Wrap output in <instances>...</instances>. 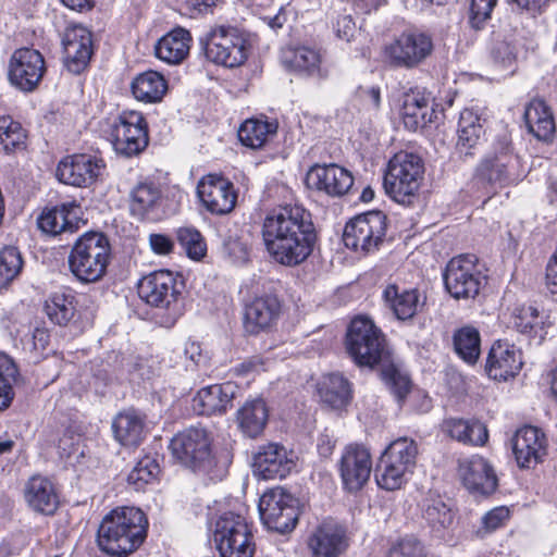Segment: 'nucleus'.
<instances>
[{
	"label": "nucleus",
	"instance_id": "1",
	"mask_svg": "<svg viewBox=\"0 0 557 557\" xmlns=\"http://www.w3.org/2000/svg\"><path fill=\"white\" fill-rule=\"evenodd\" d=\"M261 235L270 257L285 267L305 262L318 238L310 212L300 206H284L270 212Z\"/></svg>",
	"mask_w": 557,
	"mask_h": 557
},
{
	"label": "nucleus",
	"instance_id": "2",
	"mask_svg": "<svg viewBox=\"0 0 557 557\" xmlns=\"http://www.w3.org/2000/svg\"><path fill=\"white\" fill-rule=\"evenodd\" d=\"M146 515L135 507H120L106 515L99 525V548L112 556L126 557L144 543L147 536Z\"/></svg>",
	"mask_w": 557,
	"mask_h": 557
},
{
	"label": "nucleus",
	"instance_id": "3",
	"mask_svg": "<svg viewBox=\"0 0 557 557\" xmlns=\"http://www.w3.org/2000/svg\"><path fill=\"white\" fill-rule=\"evenodd\" d=\"M212 434L205 428H189L171 441L173 456L186 468L210 481L226 474L212 449Z\"/></svg>",
	"mask_w": 557,
	"mask_h": 557
},
{
	"label": "nucleus",
	"instance_id": "4",
	"mask_svg": "<svg viewBox=\"0 0 557 557\" xmlns=\"http://www.w3.org/2000/svg\"><path fill=\"white\" fill-rule=\"evenodd\" d=\"M111 256L108 237L98 232L79 236L69 255L71 273L83 283H95L106 274Z\"/></svg>",
	"mask_w": 557,
	"mask_h": 557
},
{
	"label": "nucleus",
	"instance_id": "5",
	"mask_svg": "<svg viewBox=\"0 0 557 557\" xmlns=\"http://www.w3.org/2000/svg\"><path fill=\"white\" fill-rule=\"evenodd\" d=\"M345 348L359 367L373 368L388 357L384 334L372 320L366 317H357L349 323Z\"/></svg>",
	"mask_w": 557,
	"mask_h": 557
},
{
	"label": "nucleus",
	"instance_id": "6",
	"mask_svg": "<svg viewBox=\"0 0 557 557\" xmlns=\"http://www.w3.org/2000/svg\"><path fill=\"white\" fill-rule=\"evenodd\" d=\"M424 164L414 153L398 152L388 162L383 178L385 193L396 202L410 206L417 198Z\"/></svg>",
	"mask_w": 557,
	"mask_h": 557
},
{
	"label": "nucleus",
	"instance_id": "7",
	"mask_svg": "<svg viewBox=\"0 0 557 557\" xmlns=\"http://www.w3.org/2000/svg\"><path fill=\"white\" fill-rule=\"evenodd\" d=\"M417 455L418 447L413 440L399 437L393 441L375 467L377 485L386 491L400 488L416 467Z\"/></svg>",
	"mask_w": 557,
	"mask_h": 557
},
{
	"label": "nucleus",
	"instance_id": "8",
	"mask_svg": "<svg viewBox=\"0 0 557 557\" xmlns=\"http://www.w3.org/2000/svg\"><path fill=\"white\" fill-rule=\"evenodd\" d=\"M200 46L209 61L226 67L239 66L248 58L247 40L236 28L212 29L200 38Z\"/></svg>",
	"mask_w": 557,
	"mask_h": 557
},
{
	"label": "nucleus",
	"instance_id": "9",
	"mask_svg": "<svg viewBox=\"0 0 557 557\" xmlns=\"http://www.w3.org/2000/svg\"><path fill=\"white\" fill-rule=\"evenodd\" d=\"M213 540L221 557H252L255 544L245 519L234 512L223 513L215 523Z\"/></svg>",
	"mask_w": 557,
	"mask_h": 557
},
{
	"label": "nucleus",
	"instance_id": "10",
	"mask_svg": "<svg viewBox=\"0 0 557 557\" xmlns=\"http://www.w3.org/2000/svg\"><path fill=\"white\" fill-rule=\"evenodd\" d=\"M443 278L447 292L455 299L475 298L485 283L474 255L453 258L446 265Z\"/></svg>",
	"mask_w": 557,
	"mask_h": 557
},
{
	"label": "nucleus",
	"instance_id": "11",
	"mask_svg": "<svg viewBox=\"0 0 557 557\" xmlns=\"http://www.w3.org/2000/svg\"><path fill=\"white\" fill-rule=\"evenodd\" d=\"M386 230V215L381 211H369L355 216L346 224L343 242L349 249L369 253L383 243Z\"/></svg>",
	"mask_w": 557,
	"mask_h": 557
},
{
	"label": "nucleus",
	"instance_id": "12",
	"mask_svg": "<svg viewBox=\"0 0 557 557\" xmlns=\"http://www.w3.org/2000/svg\"><path fill=\"white\" fill-rule=\"evenodd\" d=\"M263 524L278 533L292 531L298 521V499L283 487L271 488L259 500Z\"/></svg>",
	"mask_w": 557,
	"mask_h": 557
},
{
	"label": "nucleus",
	"instance_id": "13",
	"mask_svg": "<svg viewBox=\"0 0 557 557\" xmlns=\"http://www.w3.org/2000/svg\"><path fill=\"white\" fill-rule=\"evenodd\" d=\"M111 137L117 154L126 158L138 156L149 143L148 126L144 115L134 110L121 112L112 125Z\"/></svg>",
	"mask_w": 557,
	"mask_h": 557
},
{
	"label": "nucleus",
	"instance_id": "14",
	"mask_svg": "<svg viewBox=\"0 0 557 557\" xmlns=\"http://www.w3.org/2000/svg\"><path fill=\"white\" fill-rule=\"evenodd\" d=\"M41 53L29 48L14 51L9 62L8 76L12 86L24 92L34 91L45 74Z\"/></svg>",
	"mask_w": 557,
	"mask_h": 557
},
{
	"label": "nucleus",
	"instance_id": "15",
	"mask_svg": "<svg viewBox=\"0 0 557 557\" xmlns=\"http://www.w3.org/2000/svg\"><path fill=\"white\" fill-rule=\"evenodd\" d=\"M197 194L202 206L212 214L230 213L236 205L237 194L226 178L209 174L200 180Z\"/></svg>",
	"mask_w": 557,
	"mask_h": 557
},
{
	"label": "nucleus",
	"instance_id": "16",
	"mask_svg": "<svg viewBox=\"0 0 557 557\" xmlns=\"http://www.w3.org/2000/svg\"><path fill=\"white\" fill-rule=\"evenodd\" d=\"M103 169V161L97 157L86 153L73 154L60 161L57 177L67 185L87 187L97 181Z\"/></svg>",
	"mask_w": 557,
	"mask_h": 557
},
{
	"label": "nucleus",
	"instance_id": "17",
	"mask_svg": "<svg viewBox=\"0 0 557 557\" xmlns=\"http://www.w3.org/2000/svg\"><path fill=\"white\" fill-rule=\"evenodd\" d=\"M433 50V42L423 33H404L387 48L393 64L413 67L422 62Z\"/></svg>",
	"mask_w": 557,
	"mask_h": 557
},
{
	"label": "nucleus",
	"instance_id": "18",
	"mask_svg": "<svg viewBox=\"0 0 557 557\" xmlns=\"http://www.w3.org/2000/svg\"><path fill=\"white\" fill-rule=\"evenodd\" d=\"M64 64L73 74H79L88 65L92 54L91 33L82 25H71L62 37Z\"/></svg>",
	"mask_w": 557,
	"mask_h": 557
},
{
	"label": "nucleus",
	"instance_id": "19",
	"mask_svg": "<svg viewBox=\"0 0 557 557\" xmlns=\"http://www.w3.org/2000/svg\"><path fill=\"white\" fill-rule=\"evenodd\" d=\"M512 450L520 468H534L547 455L546 435L536 426H523L512 438Z\"/></svg>",
	"mask_w": 557,
	"mask_h": 557
},
{
	"label": "nucleus",
	"instance_id": "20",
	"mask_svg": "<svg viewBox=\"0 0 557 557\" xmlns=\"http://www.w3.org/2000/svg\"><path fill=\"white\" fill-rule=\"evenodd\" d=\"M343 483L350 492L359 491L369 480L372 469L371 455L362 445H348L339 462Z\"/></svg>",
	"mask_w": 557,
	"mask_h": 557
},
{
	"label": "nucleus",
	"instance_id": "21",
	"mask_svg": "<svg viewBox=\"0 0 557 557\" xmlns=\"http://www.w3.org/2000/svg\"><path fill=\"white\" fill-rule=\"evenodd\" d=\"M282 310L274 295L255 297L245 306L244 329L248 334L257 335L271 330L277 322Z\"/></svg>",
	"mask_w": 557,
	"mask_h": 557
},
{
	"label": "nucleus",
	"instance_id": "22",
	"mask_svg": "<svg viewBox=\"0 0 557 557\" xmlns=\"http://www.w3.org/2000/svg\"><path fill=\"white\" fill-rule=\"evenodd\" d=\"M252 467L257 476L275 480L285 478L295 463L284 446L270 443L259 447L253 456Z\"/></svg>",
	"mask_w": 557,
	"mask_h": 557
},
{
	"label": "nucleus",
	"instance_id": "23",
	"mask_svg": "<svg viewBox=\"0 0 557 557\" xmlns=\"http://www.w3.org/2000/svg\"><path fill=\"white\" fill-rule=\"evenodd\" d=\"M522 352L508 342H495L487 355L485 370L491 379L507 381L515 377L522 368Z\"/></svg>",
	"mask_w": 557,
	"mask_h": 557
},
{
	"label": "nucleus",
	"instance_id": "24",
	"mask_svg": "<svg viewBox=\"0 0 557 557\" xmlns=\"http://www.w3.org/2000/svg\"><path fill=\"white\" fill-rule=\"evenodd\" d=\"M308 183L332 197L346 195L354 185L351 173L337 164L313 165L307 175Z\"/></svg>",
	"mask_w": 557,
	"mask_h": 557
},
{
	"label": "nucleus",
	"instance_id": "25",
	"mask_svg": "<svg viewBox=\"0 0 557 557\" xmlns=\"http://www.w3.org/2000/svg\"><path fill=\"white\" fill-rule=\"evenodd\" d=\"M237 389L232 382L202 387L193 398L194 410L198 414L222 416L233 406Z\"/></svg>",
	"mask_w": 557,
	"mask_h": 557
},
{
	"label": "nucleus",
	"instance_id": "26",
	"mask_svg": "<svg viewBox=\"0 0 557 557\" xmlns=\"http://www.w3.org/2000/svg\"><path fill=\"white\" fill-rule=\"evenodd\" d=\"M463 485L472 493L490 495L497 487V476L492 466L481 456H472L459 465Z\"/></svg>",
	"mask_w": 557,
	"mask_h": 557
},
{
	"label": "nucleus",
	"instance_id": "27",
	"mask_svg": "<svg viewBox=\"0 0 557 557\" xmlns=\"http://www.w3.org/2000/svg\"><path fill=\"white\" fill-rule=\"evenodd\" d=\"M79 206L65 202L52 208H45L37 218L38 228L46 235L57 236L74 233L78 230L77 212Z\"/></svg>",
	"mask_w": 557,
	"mask_h": 557
},
{
	"label": "nucleus",
	"instance_id": "28",
	"mask_svg": "<svg viewBox=\"0 0 557 557\" xmlns=\"http://www.w3.org/2000/svg\"><path fill=\"white\" fill-rule=\"evenodd\" d=\"M175 280L170 271H156L143 277L137 286L138 296L153 307H168L175 298Z\"/></svg>",
	"mask_w": 557,
	"mask_h": 557
},
{
	"label": "nucleus",
	"instance_id": "29",
	"mask_svg": "<svg viewBox=\"0 0 557 557\" xmlns=\"http://www.w3.org/2000/svg\"><path fill=\"white\" fill-rule=\"evenodd\" d=\"M431 101V94L419 88L404 95L401 116L406 128L417 131L433 121L435 111Z\"/></svg>",
	"mask_w": 557,
	"mask_h": 557
},
{
	"label": "nucleus",
	"instance_id": "30",
	"mask_svg": "<svg viewBox=\"0 0 557 557\" xmlns=\"http://www.w3.org/2000/svg\"><path fill=\"white\" fill-rule=\"evenodd\" d=\"M314 557H339L348 547L345 529L334 522L322 523L309 539Z\"/></svg>",
	"mask_w": 557,
	"mask_h": 557
},
{
	"label": "nucleus",
	"instance_id": "31",
	"mask_svg": "<svg viewBox=\"0 0 557 557\" xmlns=\"http://www.w3.org/2000/svg\"><path fill=\"white\" fill-rule=\"evenodd\" d=\"M322 54L309 47H296L283 52L282 62L286 69L306 77L325 79L329 71L322 65Z\"/></svg>",
	"mask_w": 557,
	"mask_h": 557
},
{
	"label": "nucleus",
	"instance_id": "32",
	"mask_svg": "<svg viewBox=\"0 0 557 557\" xmlns=\"http://www.w3.org/2000/svg\"><path fill=\"white\" fill-rule=\"evenodd\" d=\"M479 173L482 178L490 183H498L500 185L517 183L523 176L518 156L487 158L481 164Z\"/></svg>",
	"mask_w": 557,
	"mask_h": 557
},
{
	"label": "nucleus",
	"instance_id": "33",
	"mask_svg": "<svg viewBox=\"0 0 557 557\" xmlns=\"http://www.w3.org/2000/svg\"><path fill=\"white\" fill-rule=\"evenodd\" d=\"M317 391L321 403L333 410L346 408L352 398L349 381L339 373L324 375L318 382Z\"/></svg>",
	"mask_w": 557,
	"mask_h": 557
},
{
	"label": "nucleus",
	"instance_id": "34",
	"mask_svg": "<svg viewBox=\"0 0 557 557\" xmlns=\"http://www.w3.org/2000/svg\"><path fill=\"white\" fill-rule=\"evenodd\" d=\"M25 499L36 512L53 515L59 507V496L53 484L46 478L33 476L25 487Z\"/></svg>",
	"mask_w": 557,
	"mask_h": 557
},
{
	"label": "nucleus",
	"instance_id": "35",
	"mask_svg": "<svg viewBox=\"0 0 557 557\" xmlns=\"http://www.w3.org/2000/svg\"><path fill=\"white\" fill-rule=\"evenodd\" d=\"M269 420V409L262 398L247 400L236 412V424L240 432L251 438L262 434Z\"/></svg>",
	"mask_w": 557,
	"mask_h": 557
},
{
	"label": "nucleus",
	"instance_id": "36",
	"mask_svg": "<svg viewBox=\"0 0 557 557\" xmlns=\"http://www.w3.org/2000/svg\"><path fill=\"white\" fill-rule=\"evenodd\" d=\"M528 131L539 140L549 141L555 134L553 113L543 100H532L524 110Z\"/></svg>",
	"mask_w": 557,
	"mask_h": 557
},
{
	"label": "nucleus",
	"instance_id": "37",
	"mask_svg": "<svg viewBox=\"0 0 557 557\" xmlns=\"http://www.w3.org/2000/svg\"><path fill=\"white\" fill-rule=\"evenodd\" d=\"M190 41L189 32L177 27L158 41L156 55L169 64H178L188 55Z\"/></svg>",
	"mask_w": 557,
	"mask_h": 557
},
{
	"label": "nucleus",
	"instance_id": "38",
	"mask_svg": "<svg viewBox=\"0 0 557 557\" xmlns=\"http://www.w3.org/2000/svg\"><path fill=\"white\" fill-rule=\"evenodd\" d=\"M443 431L451 438L470 445H484L488 438V432L479 420H465L449 418L443 421Z\"/></svg>",
	"mask_w": 557,
	"mask_h": 557
},
{
	"label": "nucleus",
	"instance_id": "39",
	"mask_svg": "<svg viewBox=\"0 0 557 557\" xmlns=\"http://www.w3.org/2000/svg\"><path fill=\"white\" fill-rule=\"evenodd\" d=\"M144 420L134 410L120 412L112 421L114 438L123 446L136 447L144 438Z\"/></svg>",
	"mask_w": 557,
	"mask_h": 557
},
{
	"label": "nucleus",
	"instance_id": "40",
	"mask_svg": "<svg viewBox=\"0 0 557 557\" xmlns=\"http://www.w3.org/2000/svg\"><path fill=\"white\" fill-rule=\"evenodd\" d=\"M549 315L540 312L534 306H522L513 312V326L521 334L544 339L546 327L550 326Z\"/></svg>",
	"mask_w": 557,
	"mask_h": 557
},
{
	"label": "nucleus",
	"instance_id": "41",
	"mask_svg": "<svg viewBox=\"0 0 557 557\" xmlns=\"http://www.w3.org/2000/svg\"><path fill=\"white\" fill-rule=\"evenodd\" d=\"M166 90L168 85L164 77L154 71H147L137 75L132 83L134 97L146 103L161 101Z\"/></svg>",
	"mask_w": 557,
	"mask_h": 557
},
{
	"label": "nucleus",
	"instance_id": "42",
	"mask_svg": "<svg viewBox=\"0 0 557 557\" xmlns=\"http://www.w3.org/2000/svg\"><path fill=\"white\" fill-rule=\"evenodd\" d=\"M161 190L153 183H139L129 194L131 213L144 220L153 213L160 205Z\"/></svg>",
	"mask_w": 557,
	"mask_h": 557
},
{
	"label": "nucleus",
	"instance_id": "43",
	"mask_svg": "<svg viewBox=\"0 0 557 557\" xmlns=\"http://www.w3.org/2000/svg\"><path fill=\"white\" fill-rule=\"evenodd\" d=\"M484 122L478 112L472 109H465L460 112L457 128V148L469 150L474 148L484 135Z\"/></svg>",
	"mask_w": 557,
	"mask_h": 557
},
{
	"label": "nucleus",
	"instance_id": "44",
	"mask_svg": "<svg viewBox=\"0 0 557 557\" xmlns=\"http://www.w3.org/2000/svg\"><path fill=\"white\" fill-rule=\"evenodd\" d=\"M384 298L399 320L412 318L419 307V294L414 289L399 293L395 285H391L384 290Z\"/></svg>",
	"mask_w": 557,
	"mask_h": 557
},
{
	"label": "nucleus",
	"instance_id": "45",
	"mask_svg": "<svg viewBox=\"0 0 557 557\" xmlns=\"http://www.w3.org/2000/svg\"><path fill=\"white\" fill-rule=\"evenodd\" d=\"M457 355L467 363L474 364L480 357V333L470 325L457 330L453 337Z\"/></svg>",
	"mask_w": 557,
	"mask_h": 557
},
{
	"label": "nucleus",
	"instance_id": "46",
	"mask_svg": "<svg viewBox=\"0 0 557 557\" xmlns=\"http://www.w3.org/2000/svg\"><path fill=\"white\" fill-rule=\"evenodd\" d=\"M275 133V124L251 119L242 124L238 129V138L243 145L258 149L265 144L270 135Z\"/></svg>",
	"mask_w": 557,
	"mask_h": 557
},
{
	"label": "nucleus",
	"instance_id": "47",
	"mask_svg": "<svg viewBox=\"0 0 557 557\" xmlns=\"http://www.w3.org/2000/svg\"><path fill=\"white\" fill-rule=\"evenodd\" d=\"M45 310L52 322L66 325L74 317V297L64 293H54L46 300Z\"/></svg>",
	"mask_w": 557,
	"mask_h": 557
},
{
	"label": "nucleus",
	"instance_id": "48",
	"mask_svg": "<svg viewBox=\"0 0 557 557\" xmlns=\"http://www.w3.org/2000/svg\"><path fill=\"white\" fill-rule=\"evenodd\" d=\"M18 380V371L12 358L0 354V411L10 407L13 398V383Z\"/></svg>",
	"mask_w": 557,
	"mask_h": 557
},
{
	"label": "nucleus",
	"instance_id": "49",
	"mask_svg": "<svg viewBox=\"0 0 557 557\" xmlns=\"http://www.w3.org/2000/svg\"><path fill=\"white\" fill-rule=\"evenodd\" d=\"M22 125L11 116H0V145L5 153L22 147L25 143Z\"/></svg>",
	"mask_w": 557,
	"mask_h": 557
},
{
	"label": "nucleus",
	"instance_id": "50",
	"mask_svg": "<svg viewBox=\"0 0 557 557\" xmlns=\"http://www.w3.org/2000/svg\"><path fill=\"white\" fill-rule=\"evenodd\" d=\"M23 259L16 247L8 246L0 250V285L12 282L22 271Z\"/></svg>",
	"mask_w": 557,
	"mask_h": 557
},
{
	"label": "nucleus",
	"instance_id": "51",
	"mask_svg": "<svg viewBox=\"0 0 557 557\" xmlns=\"http://www.w3.org/2000/svg\"><path fill=\"white\" fill-rule=\"evenodd\" d=\"M160 468L157 461L146 456L140 459L127 476V482L135 490H141L146 484L157 479Z\"/></svg>",
	"mask_w": 557,
	"mask_h": 557
},
{
	"label": "nucleus",
	"instance_id": "52",
	"mask_svg": "<svg viewBox=\"0 0 557 557\" xmlns=\"http://www.w3.org/2000/svg\"><path fill=\"white\" fill-rule=\"evenodd\" d=\"M423 518L434 530L445 529L453 522L450 509L440 498L426 500L423 505Z\"/></svg>",
	"mask_w": 557,
	"mask_h": 557
},
{
	"label": "nucleus",
	"instance_id": "53",
	"mask_svg": "<svg viewBox=\"0 0 557 557\" xmlns=\"http://www.w3.org/2000/svg\"><path fill=\"white\" fill-rule=\"evenodd\" d=\"M177 240L185 249L187 256L199 260L206 253V244L201 234L194 227H181L177 231Z\"/></svg>",
	"mask_w": 557,
	"mask_h": 557
},
{
	"label": "nucleus",
	"instance_id": "54",
	"mask_svg": "<svg viewBox=\"0 0 557 557\" xmlns=\"http://www.w3.org/2000/svg\"><path fill=\"white\" fill-rule=\"evenodd\" d=\"M382 374L397 400L403 401L411 388L408 376L401 374L393 367L385 369Z\"/></svg>",
	"mask_w": 557,
	"mask_h": 557
},
{
	"label": "nucleus",
	"instance_id": "55",
	"mask_svg": "<svg viewBox=\"0 0 557 557\" xmlns=\"http://www.w3.org/2000/svg\"><path fill=\"white\" fill-rule=\"evenodd\" d=\"M496 2L497 0H470V23L473 28L480 29L491 17Z\"/></svg>",
	"mask_w": 557,
	"mask_h": 557
},
{
	"label": "nucleus",
	"instance_id": "56",
	"mask_svg": "<svg viewBox=\"0 0 557 557\" xmlns=\"http://www.w3.org/2000/svg\"><path fill=\"white\" fill-rule=\"evenodd\" d=\"M388 557H422V546L417 539L405 537L391 548Z\"/></svg>",
	"mask_w": 557,
	"mask_h": 557
},
{
	"label": "nucleus",
	"instance_id": "57",
	"mask_svg": "<svg viewBox=\"0 0 557 557\" xmlns=\"http://www.w3.org/2000/svg\"><path fill=\"white\" fill-rule=\"evenodd\" d=\"M516 45L507 40H498L492 49V55L496 62L509 66L516 59Z\"/></svg>",
	"mask_w": 557,
	"mask_h": 557
},
{
	"label": "nucleus",
	"instance_id": "58",
	"mask_svg": "<svg viewBox=\"0 0 557 557\" xmlns=\"http://www.w3.org/2000/svg\"><path fill=\"white\" fill-rule=\"evenodd\" d=\"M333 29L336 36L345 41H350L356 33V25L349 14H339L333 22Z\"/></svg>",
	"mask_w": 557,
	"mask_h": 557
},
{
	"label": "nucleus",
	"instance_id": "59",
	"mask_svg": "<svg viewBox=\"0 0 557 557\" xmlns=\"http://www.w3.org/2000/svg\"><path fill=\"white\" fill-rule=\"evenodd\" d=\"M224 250L236 263H245L248 261V247L238 238H228L224 243Z\"/></svg>",
	"mask_w": 557,
	"mask_h": 557
},
{
	"label": "nucleus",
	"instance_id": "60",
	"mask_svg": "<svg viewBox=\"0 0 557 557\" xmlns=\"http://www.w3.org/2000/svg\"><path fill=\"white\" fill-rule=\"evenodd\" d=\"M151 249L159 255H168L173 249V240L164 234H151L149 236Z\"/></svg>",
	"mask_w": 557,
	"mask_h": 557
},
{
	"label": "nucleus",
	"instance_id": "61",
	"mask_svg": "<svg viewBox=\"0 0 557 557\" xmlns=\"http://www.w3.org/2000/svg\"><path fill=\"white\" fill-rule=\"evenodd\" d=\"M508 517H509L508 509H506L505 507H497V508L488 511L484 516L483 523L486 529L495 530L503 523V521L508 519Z\"/></svg>",
	"mask_w": 557,
	"mask_h": 557
},
{
	"label": "nucleus",
	"instance_id": "62",
	"mask_svg": "<svg viewBox=\"0 0 557 557\" xmlns=\"http://www.w3.org/2000/svg\"><path fill=\"white\" fill-rule=\"evenodd\" d=\"M79 435L71 433L70 435L64 434L58 443L61 457H70L75 450V446L78 445Z\"/></svg>",
	"mask_w": 557,
	"mask_h": 557
},
{
	"label": "nucleus",
	"instance_id": "63",
	"mask_svg": "<svg viewBox=\"0 0 557 557\" xmlns=\"http://www.w3.org/2000/svg\"><path fill=\"white\" fill-rule=\"evenodd\" d=\"M515 2L520 9L530 12L531 14H540L545 8L548 5L550 0H511Z\"/></svg>",
	"mask_w": 557,
	"mask_h": 557
},
{
	"label": "nucleus",
	"instance_id": "64",
	"mask_svg": "<svg viewBox=\"0 0 557 557\" xmlns=\"http://www.w3.org/2000/svg\"><path fill=\"white\" fill-rule=\"evenodd\" d=\"M183 352L186 360L193 366H197L202 359L200 344L196 342H187L184 346Z\"/></svg>",
	"mask_w": 557,
	"mask_h": 557
}]
</instances>
